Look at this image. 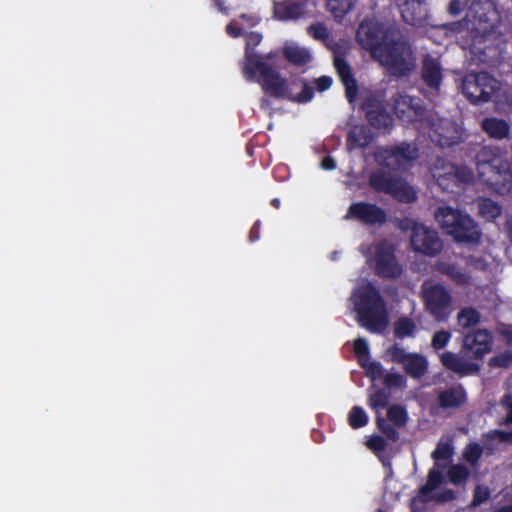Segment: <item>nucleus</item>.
Instances as JSON below:
<instances>
[{
  "label": "nucleus",
  "mask_w": 512,
  "mask_h": 512,
  "mask_svg": "<svg viewBox=\"0 0 512 512\" xmlns=\"http://www.w3.org/2000/svg\"><path fill=\"white\" fill-rule=\"evenodd\" d=\"M461 88L472 103H483L498 90L499 82L486 72L469 73L463 78Z\"/></svg>",
  "instance_id": "9d476101"
},
{
  "label": "nucleus",
  "mask_w": 512,
  "mask_h": 512,
  "mask_svg": "<svg viewBox=\"0 0 512 512\" xmlns=\"http://www.w3.org/2000/svg\"><path fill=\"white\" fill-rule=\"evenodd\" d=\"M455 492L451 489H446L443 492L431 494L428 499L429 501H436L438 503H445L455 499Z\"/></svg>",
  "instance_id": "864d4df0"
},
{
  "label": "nucleus",
  "mask_w": 512,
  "mask_h": 512,
  "mask_svg": "<svg viewBox=\"0 0 512 512\" xmlns=\"http://www.w3.org/2000/svg\"><path fill=\"white\" fill-rule=\"evenodd\" d=\"M371 58L389 75L397 78L409 76L417 66L412 46L400 32L381 48L374 50Z\"/></svg>",
  "instance_id": "f03ea898"
},
{
  "label": "nucleus",
  "mask_w": 512,
  "mask_h": 512,
  "mask_svg": "<svg viewBox=\"0 0 512 512\" xmlns=\"http://www.w3.org/2000/svg\"><path fill=\"white\" fill-rule=\"evenodd\" d=\"M421 76L424 82L433 89H438L442 80V66L438 60L431 55H426L422 61Z\"/></svg>",
  "instance_id": "a878e982"
},
{
  "label": "nucleus",
  "mask_w": 512,
  "mask_h": 512,
  "mask_svg": "<svg viewBox=\"0 0 512 512\" xmlns=\"http://www.w3.org/2000/svg\"><path fill=\"white\" fill-rule=\"evenodd\" d=\"M466 400V393L461 386H453L438 393V403L443 409L460 407Z\"/></svg>",
  "instance_id": "cd10ccee"
},
{
  "label": "nucleus",
  "mask_w": 512,
  "mask_h": 512,
  "mask_svg": "<svg viewBox=\"0 0 512 512\" xmlns=\"http://www.w3.org/2000/svg\"><path fill=\"white\" fill-rule=\"evenodd\" d=\"M384 383L388 388H401L405 387L406 380L399 373H388L384 377Z\"/></svg>",
  "instance_id": "49530a36"
},
{
  "label": "nucleus",
  "mask_w": 512,
  "mask_h": 512,
  "mask_svg": "<svg viewBox=\"0 0 512 512\" xmlns=\"http://www.w3.org/2000/svg\"><path fill=\"white\" fill-rule=\"evenodd\" d=\"M446 469V464L435 462L434 467L429 471L427 482L419 490V495L411 502L412 512H416L415 504L417 501L422 503L429 502L428 497L436 490L444 481L443 473Z\"/></svg>",
  "instance_id": "a211bd4d"
},
{
  "label": "nucleus",
  "mask_w": 512,
  "mask_h": 512,
  "mask_svg": "<svg viewBox=\"0 0 512 512\" xmlns=\"http://www.w3.org/2000/svg\"><path fill=\"white\" fill-rule=\"evenodd\" d=\"M502 438L506 441L512 442V433L502 434Z\"/></svg>",
  "instance_id": "338daca9"
},
{
  "label": "nucleus",
  "mask_w": 512,
  "mask_h": 512,
  "mask_svg": "<svg viewBox=\"0 0 512 512\" xmlns=\"http://www.w3.org/2000/svg\"><path fill=\"white\" fill-rule=\"evenodd\" d=\"M440 360L447 369L460 375L477 373L480 369L478 364L471 362L465 356L453 352L442 353Z\"/></svg>",
  "instance_id": "5701e85b"
},
{
  "label": "nucleus",
  "mask_w": 512,
  "mask_h": 512,
  "mask_svg": "<svg viewBox=\"0 0 512 512\" xmlns=\"http://www.w3.org/2000/svg\"><path fill=\"white\" fill-rule=\"evenodd\" d=\"M366 119L376 129L388 130L392 127L393 119L386 110L382 100L369 97L363 105Z\"/></svg>",
  "instance_id": "f3484780"
},
{
  "label": "nucleus",
  "mask_w": 512,
  "mask_h": 512,
  "mask_svg": "<svg viewBox=\"0 0 512 512\" xmlns=\"http://www.w3.org/2000/svg\"><path fill=\"white\" fill-rule=\"evenodd\" d=\"M372 133L370 129L363 125L353 126L347 137V148L349 151L355 148H364L372 141Z\"/></svg>",
  "instance_id": "c85d7f7f"
},
{
  "label": "nucleus",
  "mask_w": 512,
  "mask_h": 512,
  "mask_svg": "<svg viewBox=\"0 0 512 512\" xmlns=\"http://www.w3.org/2000/svg\"><path fill=\"white\" fill-rule=\"evenodd\" d=\"M312 96H313L312 87H310L307 83H303L301 93H299L295 97H293V100L297 101V102H307L312 98Z\"/></svg>",
  "instance_id": "5fc2aeb1"
},
{
  "label": "nucleus",
  "mask_w": 512,
  "mask_h": 512,
  "mask_svg": "<svg viewBox=\"0 0 512 512\" xmlns=\"http://www.w3.org/2000/svg\"><path fill=\"white\" fill-rule=\"evenodd\" d=\"M321 166L324 169H333L335 167V162L331 157H326L322 160Z\"/></svg>",
  "instance_id": "e2e57ef3"
},
{
  "label": "nucleus",
  "mask_w": 512,
  "mask_h": 512,
  "mask_svg": "<svg viewBox=\"0 0 512 512\" xmlns=\"http://www.w3.org/2000/svg\"><path fill=\"white\" fill-rule=\"evenodd\" d=\"M482 454V448L478 444H470L464 451V458L471 464H475Z\"/></svg>",
  "instance_id": "3c124183"
},
{
  "label": "nucleus",
  "mask_w": 512,
  "mask_h": 512,
  "mask_svg": "<svg viewBox=\"0 0 512 512\" xmlns=\"http://www.w3.org/2000/svg\"><path fill=\"white\" fill-rule=\"evenodd\" d=\"M490 496V491L488 487L478 485L474 491L473 501L471 506L476 507L485 502Z\"/></svg>",
  "instance_id": "09e8293b"
},
{
  "label": "nucleus",
  "mask_w": 512,
  "mask_h": 512,
  "mask_svg": "<svg viewBox=\"0 0 512 512\" xmlns=\"http://www.w3.org/2000/svg\"><path fill=\"white\" fill-rule=\"evenodd\" d=\"M435 267L439 273L446 275L458 285H465L469 283L470 276L453 263L438 261Z\"/></svg>",
  "instance_id": "7c9ffc66"
},
{
  "label": "nucleus",
  "mask_w": 512,
  "mask_h": 512,
  "mask_svg": "<svg viewBox=\"0 0 512 512\" xmlns=\"http://www.w3.org/2000/svg\"><path fill=\"white\" fill-rule=\"evenodd\" d=\"M350 300L356 312L357 322L372 333H382L389 324L385 302L379 291L366 283L357 287Z\"/></svg>",
  "instance_id": "f257e3e1"
},
{
  "label": "nucleus",
  "mask_w": 512,
  "mask_h": 512,
  "mask_svg": "<svg viewBox=\"0 0 512 512\" xmlns=\"http://www.w3.org/2000/svg\"><path fill=\"white\" fill-rule=\"evenodd\" d=\"M378 164L392 170H404L418 158V148L413 143H401L392 148H378L374 153Z\"/></svg>",
  "instance_id": "1a4fd4ad"
},
{
  "label": "nucleus",
  "mask_w": 512,
  "mask_h": 512,
  "mask_svg": "<svg viewBox=\"0 0 512 512\" xmlns=\"http://www.w3.org/2000/svg\"><path fill=\"white\" fill-rule=\"evenodd\" d=\"M246 51H245V61L244 64L248 62V54L256 55L253 52V47L257 46L261 41V35L257 33H250L246 38Z\"/></svg>",
  "instance_id": "603ef678"
},
{
  "label": "nucleus",
  "mask_w": 512,
  "mask_h": 512,
  "mask_svg": "<svg viewBox=\"0 0 512 512\" xmlns=\"http://www.w3.org/2000/svg\"><path fill=\"white\" fill-rule=\"evenodd\" d=\"M354 351L358 358L359 363L368 359L369 348L367 341L364 338H358L354 342Z\"/></svg>",
  "instance_id": "a18cd8bd"
},
{
  "label": "nucleus",
  "mask_w": 512,
  "mask_h": 512,
  "mask_svg": "<svg viewBox=\"0 0 512 512\" xmlns=\"http://www.w3.org/2000/svg\"><path fill=\"white\" fill-rule=\"evenodd\" d=\"M399 27L394 21L376 17L365 18L360 22L356 31V41L369 52L370 57L374 50L381 48L392 37L399 34Z\"/></svg>",
  "instance_id": "20e7f679"
},
{
  "label": "nucleus",
  "mask_w": 512,
  "mask_h": 512,
  "mask_svg": "<svg viewBox=\"0 0 512 512\" xmlns=\"http://www.w3.org/2000/svg\"><path fill=\"white\" fill-rule=\"evenodd\" d=\"M478 177L498 194L506 195L512 190V171L507 159L493 166L490 170L483 171Z\"/></svg>",
  "instance_id": "2eb2a0df"
},
{
  "label": "nucleus",
  "mask_w": 512,
  "mask_h": 512,
  "mask_svg": "<svg viewBox=\"0 0 512 512\" xmlns=\"http://www.w3.org/2000/svg\"><path fill=\"white\" fill-rule=\"evenodd\" d=\"M356 0H327V8L336 18L343 17L354 6Z\"/></svg>",
  "instance_id": "f704fd0d"
},
{
  "label": "nucleus",
  "mask_w": 512,
  "mask_h": 512,
  "mask_svg": "<svg viewBox=\"0 0 512 512\" xmlns=\"http://www.w3.org/2000/svg\"><path fill=\"white\" fill-rule=\"evenodd\" d=\"M305 14V4L294 0H285L274 4V16L282 21L297 20Z\"/></svg>",
  "instance_id": "bb28decb"
},
{
  "label": "nucleus",
  "mask_w": 512,
  "mask_h": 512,
  "mask_svg": "<svg viewBox=\"0 0 512 512\" xmlns=\"http://www.w3.org/2000/svg\"><path fill=\"white\" fill-rule=\"evenodd\" d=\"M367 445L370 449L375 451H383L385 449V441L380 436L370 438L367 442Z\"/></svg>",
  "instance_id": "6e6d98bb"
},
{
  "label": "nucleus",
  "mask_w": 512,
  "mask_h": 512,
  "mask_svg": "<svg viewBox=\"0 0 512 512\" xmlns=\"http://www.w3.org/2000/svg\"><path fill=\"white\" fill-rule=\"evenodd\" d=\"M416 330L415 322L407 317H402L395 322L394 333L399 338L411 337Z\"/></svg>",
  "instance_id": "c9c22d12"
},
{
  "label": "nucleus",
  "mask_w": 512,
  "mask_h": 512,
  "mask_svg": "<svg viewBox=\"0 0 512 512\" xmlns=\"http://www.w3.org/2000/svg\"><path fill=\"white\" fill-rule=\"evenodd\" d=\"M369 184L376 191L390 194L400 202L415 201L416 192L403 178L387 172L377 171L371 174Z\"/></svg>",
  "instance_id": "6e6552de"
},
{
  "label": "nucleus",
  "mask_w": 512,
  "mask_h": 512,
  "mask_svg": "<svg viewBox=\"0 0 512 512\" xmlns=\"http://www.w3.org/2000/svg\"><path fill=\"white\" fill-rule=\"evenodd\" d=\"M490 365L494 367L507 368L512 365V351H505L490 359Z\"/></svg>",
  "instance_id": "de8ad7c7"
},
{
  "label": "nucleus",
  "mask_w": 512,
  "mask_h": 512,
  "mask_svg": "<svg viewBox=\"0 0 512 512\" xmlns=\"http://www.w3.org/2000/svg\"><path fill=\"white\" fill-rule=\"evenodd\" d=\"M480 127L484 133L494 140H506L510 138V124L502 118L485 117L481 120Z\"/></svg>",
  "instance_id": "393cba45"
},
{
  "label": "nucleus",
  "mask_w": 512,
  "mask_h": 512,
  "mask_svg": "<svg viewBox=\"0 0 512 512\" xmlns=\"http://www.w3.org/2000/svg\"><path fill=\"white\" fill-rule=\"evenodd\" d=\"M393 110L399 118L405 121H413L422 113L419 100L403 94L394 96Z\"/></svg>",
  "instance_id": "412c9836"
},
{
  "label": "nucleus",
  "mask_w": 512,
  "mask_h": 512,
  "mask_svg": "<svg viewBox=\"0 0 512 512\" xmlns=\"http://www.w3.org/2000/svg\"><path fill=\"white\" fill-rule=\"evenodd\" d=\"M493 337L486 329H476L463 337L461 352L468 358L482 359L492 348Z\"/></svg>",
  "instance_id": "dca6fc26"
},
{
  "label": "nucleus",
  "mask_w": 512,
  "mask_h": 512,
  "mask_svg": "<svg viewBox=\"0 0 512 512\" xmlns=\"http://www.w3.org/2000/svg\"><path fill=\"white\" fill-rule=\"evenodd\" d=\"M502 402L507 410L505 422L512 423V396H505Z\"/></svg>",
  "instance_id": "680f3d73"
},
{
  "label": "nucleus",
  "mask_w": 512,
  "mask_h": 512,
  "mask_svg": "<svg viewBox=\"0 0 512 512\" xmlns=\"http://www.w3.org/2000/svg\"><path fill=\"white\" fill-rule=\"evenodd\" d=\"M478 213L488 221L501 215V207L494 201L482 198L477 201Z\"/></svg>",
  "instance_id": "473e14b6"
},
{
  "label": "nucleus",
  "mask_w": 512,
  "mask_h": 512,
  "mask_svg": "<svg viewBox=\"0 0 512 512\" xmlns=\"http://www.w3.org/2000/svg\"><path fill=\"white\" fill-rule=\"evenodd\" d=\"M434 217L454 241L469 244L480 242L481 231L468 214L449 206H441L435 210Z\"/></svg>",
  "instance_id": "7ed1b4c3"
},
{
  "label": "nucleus",
  "mask_w": 512,
  "mask_h": 512,
  "mask_svg": "<svg viewBox=\"0 0 512 512\" xmlns=\"http://www.w3.org/2000/svg\"><path fill=\"white\" fill-rule=\"evenodd\" d=\"M226 29L227 32L233 37L240 35V29H236L232 24H229Z\"/></svg>",
  "instance_id": "69168bd1"
},
{
  "label": "nucleus",
  "mask_w": 512,
  "mask_h": 512,
  "mask_svg": "<svg viewBox=\"0 0 512 512\" xmlns=\"http://www.w3.org/2000/svg\"><path fill=\"white\" fill-rule=\"evenodd\" d=\"M386 355L392 362L400 364L403 370L414 379H420L428 371V360L424 355L409 353L398 344L389 347Z\"/></svg>",
  "instance_id": "ddd939ff"
},
{
  "label": "nucleus",
  "mask_w": 512,
  "mask_h": 512,
  "mask_svg": "<svg viewBox=\"0 0 512 512\" xmlns=\"http://www.w3.org/2000/svg\"><path fill=\"white\" fill-rule=\"evenodd\" d=\"M410 245L414 252L428 257L437 256L443 249L438 232L424 224L414 228L410 235Z\"/></svg>",
  "instance_id": "4468645a"
},
{
  "label": "nucleus",
  "mask_w": 512,
  "mask_h": 512,
  "mask_svg": "<svg viewBox=\"0 0 512 512\" xmlns=\"http://www.w3.org/2000/svg\"><path fill=\"white\" fill-rule=\"evenodd\" d=\"M505 230L508 233L511 241H512V215L509 216L505 223Z\"/></svg>",
  "instance_id": "0e129e2a"
},
{
  "label": "nucleus",
  "mask_w": 512,
  "mask_h": 512,
  "mask_svg": "<svg viewBox=\"0 0 512 512\" xmlns=\"http://www.w3.org/2000/svg\"><path fill=\"white\" fill-rule=\"evenodd\" d=\"M335 67L341 77L342 82L346 87V96L349 102H353L356 96V83L352 77L351 70L349 65L339 56H335L334 58Z\"/></svg>",
  "instance_id": "c756f323"
},
{
  "label": "nucleus",
  "mask_w": 512,
  "mask_h": 512,
  "mask_svg": "<svg viewBox=\"0 0 512 512\" xmlns=\"http://www.w3.org/2000/svg\"><path fill=\"white\" fill-rule=\"evenodd\" d=\"M243 72L248 80L256 79L259 73L262 79V88L274 97H284L286 95L285 81L268 64L262 62L258 55L248 54V62L243 66Z\"/></svg>",
  "instance_id": "423d86ee"
},
{
  "label": "nucleus",
  "mask_w": 512,
  "mask_h": 512,
  "mask_svg": "<svg viewBox=\"0 0 512 512\" xmlns=\"http://www.w3.org/2000/svg\"><path fill=\"white\" fill-rule=\"evenodd\" d=\"M467 265L477 270L486 269V263L481 258H476L472 256L467 258Z\"/></svg>",
  "instance_id": "bf43d9fd"
},
{
  "label": "nucleus",
  "mask_w": 512,
  "mask_h": 512,
  "mask_svg": "<svg viewBox=\"0 0 512 512\" xmlns=\"http://www.w3.org/2000/svg\"><path fill=\"white\" fill-rule=\"evenodd\" d=\"M469 475L468 470L461 465H453L448 471L449 479L452 483L458 484L464 481Z\"/></svg>",
  "instance_id": "79ce46f5"
},
{
  "label": "nucleus",
  "mask_w": 512,
  "mask_h": 512,
  "mask_svg": "<svg viewBox=\"0 0 512 512\" xmlns=\"http://www.w3.org/2000/svg\"><path fill=\"white\" fill-rule=\"evenodd\" d=\"M377 426L380 429V431L387 436V438L392 439L394 441L398 439L397 431L384 418L377 417Z\"/></svg>",
  "instance_id": "8fccbe9b"
},
{
  "label": "nucleus",
  "mask_w": 512,
  "mask_h": 512,
  "mask_svg": "<svg viewBox=\"0 0 512 512\" xmlns=\"http://www.w3.org/2000/svg\"><path fill=\"white\" fill-rule=\"evenodd\" d=\"M403 20L413 26L423 25L427 19V8L423 0H399Z\"/></svg>",
  "instance_id": "aec40b11"
},
{
  "label": "nucleus",
  "mask_w": 512,
  "mask_h": 512,
  "mask_svg": "<svg viewBox=\"0 0 512 512\" xmlns=\"http://www.w3.org/2000/svg\"><path fill=\"white\" fill-rule=\"evenodd\" d=\"M484 10L485 8L481 3H472L465 18L456 25L462 26L465 24L467 28L485 34L489 30L490 25L489 17Z\"/></svg>",
  "instance_id": "4be33fe9"
},
{
  "label": "nucleus",
  "mask_w": 512,
  "mask_h": 512,
  "mask_svg": "<svg viewBox=\"0 0 512 512\" xmlns=\"http://www.w3.org/2000/svg\"><path fill=\"white\" fill-rule=\"evenodd\" d=\"M285 57L296 65H302L310 61L309 52L302 47L296 45L286 46L284 49Z\"/></svg>",
  "instance_id": "72a5a7b5"
},
{
  "label": "nucleus",
  "mask_w": 512,
  "mask_h": 512,
  "mask_svg": "<svg viewBox=\"0 0 512 512\" xmlns=\"http://www.w3.org/2000/svg\"><path fill=\"white\" fill-rule=\"evenodd\" d=\"M349 423L353 428H359L367 423V416L362 408L353 407L349 415Z\"/></svg>",
  "instance_id": "a19ab883"
},
{
  "label": "nucleus",
  "mask_w": 512,
  "mask_h": 512,
  "mask_svg": "<svg viewBox=\"0 0 512 512\" xmlns=\"http://www.w3.org/2000/svg\"><path fill=\"white\" fill-rule=\"evenodd\" d=\"M420 297L425 310L438 322L446 321L453 308V296L444 285L426 280L421 285Z\"/></svg>",
  "instance_id": "39448f33"
},
{
  "label": "nucleus",
  "mask_w": 512,
  "mask_h": 512,
  "mask_svg": "<svg viewBox=\"0 0 512 512\" xmlns=\"http://www.w3.org/2000/svg\"><path fill=\"white\" fill-rule=\"evenodd\" d=\"M315 83H316L317 89L319 91H324L331 86L332 80L330 77L322 76V77L316 79Z\"/></svg>",
  "instance_id": "052dcab7"
},
{
  "label": "nucleus",
  "mask_w": 512,
  "mask_h": 512,
  "mask_svg": "<svg viewBox=\"0 0 512 512\" xmlns=\"http://www.w3.org/2000/svg\"><path fill=\"white\" fill-rule=\"evenodd\" d=\"M451 338V334L449 331L440 330L434 333L431 341V345L434 349H442L444 348Z\"/></svg>",
  "instance_id": "37998d69"
},
{
  "label": "nucleus",
  "mask_w": 512,
  "mask_h": 512,
  "mask_svg": "<svg viewBox=\"0 0 512 512\" xmlns=\"http://www.w3.org/2000/svg\"><path fill=\"white\" fill-rule=\"evenodd\" d=\"M390 394L385 390H377L370 395L369 401L373 409L385 408L389 403Z\"/></svg>",
  "instance_id": "58836bf2"
},
{
  "label": "nucleus",
  "mask_w": 512,
  "mask_h": 512,
  "mask_svg": "<svg viewBox=\"0 0 512 512\" xmlns=\"http://www.w3.org/2000/svg\"><path fill=\"white\" fill-rule=\"evenodd\" d=\"M452 455V447L449 443L440 442L437 445V448L432 454V457L436 460V462H440L442 464L448 465L449 459Z\"/></svg>",
  "instance_id": "4c0bfd02"
},
{
  "label": "nucleus",
  "mask_w": 512,
  "mask_h": 512,
  "mask_svg": "<svg viewBox=\"0 0 512 512\" xmlns=\"http://www.w3.org/2000/svg\"><path fill=\"white\" fill-rule=\"evenodd\" d=\"M481 321L480 312L472 307L461 308L456 315V324L459 329H469L477 326Z\"/></svg>",
  "instance_id": "2f4dec72"
},
{
  "label": "nucleus",
  "mask_w": 512,
  "mask_h": 512,
  "mask_svg": "<svg viewBox=\"0 0 512 512\" xmlns=\"http://www.w3.org/2000/svg\"><path fill=\"white\" fill-rule=\"evenodd\" d=\"M387 416L396 426H403L407 421L405 409L399 405L391 406L387 411Z\"/></svg>",
  "instance_id": "e433bc0d"
},
{
  "label": "nucleus",
  "mask_w": 512,
  "mask_h": 512,
  "mask_svg": "<svg viewBox=\"0 0 512 512\" xmlns=\"http://www.w3.org/2000/svg\"><path fill=\"white\" fill-rule=\"evenodd\" d=\"M464 3L461 0H452L449 3L448 11L451 15L457 16L463 10Z\"/></svg>",
  "instance_id": "13d9d810"
},
{
  "label": "nucleus",
  "mask_w": 512,
  "mask_h": 512,
  "mask_svg": "<svg viewBox=\"0 0 512 512\" xmlns=\"http://www.w3.org/2000/svg\"><path fill=\"white\" fill-rule=\"evenodd\" d=\"M360 365L366 370V375L370 377L372 381L383 376V367L378 362H370L369 359H367L362 361Z\"/></svg>",
  "instance_id": "ea45409f"
},
{
  "label": "nucleus",
  "mask_w": 512,
  "mask_h": 512,
  "mask_svg": "<svg viewBox=\"0 0 512 512\" xmlns=\"http://www.w3.org/2000/svg\"><path fill=\"white\" fill-rule=\"evenodd\" d=\"M505 152L498 146H483L475 155V167L478 176L483 171L490 170L493 166L506 159Z\"/></svg>",
  "instance_id": "6ab92c4d"
},
{
  "label": "nucleus",
  "mask_w": 512,
  "mask_h": 512,
  "mask_svg": "<svg viewBox=\"0 0 512 512\" xmlns=\"http://www.w3.org/2000/svg\"><path fill=\"white\" fill-rule=\"evenodd\" d=\"M430 137L437 145L450 147L464 141L465 131L455 120L437 117L432 120Z\"/></svg>",
  "instance_id": "f8f14e48"
},
{
  "label": "nucleus",
  "mask_w": 512,
  "mask_h": 512,
  "mask_svg": "<svg viewBox=\"0 0 512 512\" xmlns=\"http://www.w3.org/2000/svg\"><path fill=\"white\" fill-rule=\"evenodd\" d=\"M309 34L315 39L327 41L329 38L328 29L322 23H314L308 27Z\"/></svg>",
  "instance_id": "c03bdc74"
},
{
  "label": "nucleus",
  "mask_w": 512,
  "mask_h": 512,
  "mask_svg": "<svg viewBox=\"0 0 512 512\" xmlns=\"http://www.w3.org/2000/svg\"><path fill=\"white\" fill-rule=\"evenodd\" d=\"M422 223H417L412 219H402L398 222L399 229L403 231H411V234H413L414 228L416 226H421Z\"/></svg>",
  "instance_id": "4d7b16f0"
},
{
  "label": "nucleus",
  "mask_w": 512,
  "mask_h": 512,
  "mask_svg": "<svg viewBox=\"0 0 512 512\" xmlns=\"http://www.w3.org/2000/svg\"><path fill=\"white\" fill-rule=\"evenodd\" d=\"M430 173L437 184L446 191H453L459 183H471L473 171L467 166H456L443 158H436L430 167Z\"/></svg>",
  "instance_id": "0eeeda50"
},
{
  "label": "nucleus",
  "mask_w": 512,
  "mask_h": 512,
  "mask_svg": "<svg viewBox=\"0 0 512 512\" xmlns=\"http://www.w3.org/2000/svg\"><path fill=\"white\" fill-rule=\"evenodd\" d=\"M349 215L367 224L383 223L386 219V215L381 208L374 204L362 202L351 205Z\"/></svg>",
  "instance_id": "b1692460"
},
{
  "label": "nucleus",
  "mask_w": 512,
  "mask_h": 512,
  "mask_svg": "<svg viewBox=\"0 0 512 512\" xmlns=\"http://www.w3.org/2000/svg\"><path fill=\"white\" fill-rule=\"evenodd\" d=\"M364 253L374 257L378 275L386 278H397L401 275L402 268L396 260L394 246L388 241H376Z\"/></svg>",
  "instance_id": "9b49d317"
},
{
  "label": "nucleus",
  "mask_w": 512,
  "mask_h": 512,
  "mask_svg": "<svg viewBox=\"0 0 512 512\" xmlns=\"http://www.w3.org/2000/svg\"><path fill=\"white\" fill-rule=\"evenodd\" d=\"M498 512H512V506L503 507Z\"/></svg>",
  "instance_id": "774afa93"
}]
</instances>
